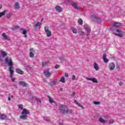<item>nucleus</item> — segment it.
Masks as SVG:
<instances>
[{"mask_svg":"<svg viewBox=\"0 0 125 125\" xmlns=\"http://www.w3.org/2000/svg\"><path fill=\"white\" fill-rule=\"evenodd\" d=\"M103 60L104 63H108L109 62V60L107 59V54L106 53H104L103 57Z\"/></svg>","mask_w":125,"mask_h":125,"instance_id":"obj_13","label":"nucleus"},{"mask_svg":"<svg viewBox=\"0 0 125 125\" xmlns=\"http://www.w3.org/2000/svg\"><path fill=\"white\" fill-rule=\"evenodd\" d=\"M60 82H61V83H65V77H64V76H62L61 78Z\"/></svg>","mask_w":125,"mask_h":125,"instance_id":"obj_30","label":"nucleus"},{"mask_svg":"<svg viewBox=\"0 0 125 125\" xmlns=\"http://www.w3.org/2000/svg\"><path fill=\"white\" fill-rule=\"evenodd\" d=\"M71 30L73 32V34H78V30H77V29H76V28L72 27Z\"/></svg>","mask_w":125,"mask_h":125,"instance_id":"obj_25","label":"nucleus"},{"mask_svg":"<svg viewBox=\"0 0 125 125\" xmlns=\"http://www.w3.org/2000/svg\"><path fill=\"white\" fill-rule=\"evenodd\" d=\"M2 37H3V39L6 41H11L10 38H9V37L6 35V34L5 33H3L2 34Z\"/></svg>","mask_w":125,"mask_h":125,"instance_id":"obj_11","label":"nucleus"},{"mask_svg":"<svg viewBox=\"0 0 125 125\" xmlns=\"http://www.w3.org/2000/svg\"><path fill=\"white\" fill-rule=\"evenodd\" d=\"M19 83L21 85H22L24 87H26V86H28V84L23 81L20 82Z\"/></svg>","mask_w":125,"mask_h":125,"instance_id":"obj_18","label":"nucleus"},{"mask_svg":"<svg viewBox=\"0 0 125 125\" xmlns=\"http://www.w3.org/2000/svg\"><path fill=\"white\" fill-rule=\"evenodd\" d=\"M16 73H17L18 74H19L20 75H24V71H23L22 70H21V69L19 68H17L16 69Z\"/></svg>","mask_w":125,"mask_h":125,"instance_id":"obj_15","label":"nucleus"},{"mask_svg":"<svg viewBox=\"0 0 125 125\" xmlns=\"http://www.w3.org/2000/svg\"><path fill=\"white\" fill-rule=\"evenodd\" d=\"M47 98L49 99V101L50 103L51 104L54 103V101L53 100V99H52V98H51V97H50V96H47Z\"/></svg>","mask_w":125,"mask_h":125,"instance_id":"obj_27","label":"nucleus"},{"mask_svg":"<svg viewBox=\"0 0 125 125\" xmlns=\"http://www.w3.org/2000/svg\"><path fill=\"white\" fill-rule=\"evenodd\" d=\"M60 90H61V91H62V90H63V88H60Z\"/></svg>","mask_w":125,"mask_h":125,"instance_id":"obj_50","label":"nucleus"},{"mask_svg":"<svg viewBox=\"0 0 125 125\" xmlns=\"http://www.w3.org/2000/svg\"><path fill=\"white\" fill-rule=\"evenodd\" d=\"M44 75L46 78H50L52 75V74L49 72V69H47L44 71Z\"/></svg>","mask_w":125,"mask_h":125,"instance_id":"obj_5","label":"nucleus"},{"mask_svg":"<svg viewBox=\"0 0 125 125\" xmlns=\"http://www.w3.org/2000/svg\"><path fill=\"white\" fill-rule=\"evenodd\" d=\"M1 8H2V5L1 4H0V9Z\"/></svg>","mask_w":125,"mask_h":125,"instance_id":"obj_48","label":"nucleus"},{"mask_svg":"<svg viewBox=\"0 0 125 125\" xmlns=\"http://www.w3.org/2000/svg\"><path fill=\"white\" fill-rule=\"evenodd\" d=\"M14 28L15 29H19V26H17V25H16V26H14Z\"/></svg>","mask_w":125,"mask_h":125,"instance_id":"obj_45","label":"nucleus"},{"mask_svg":"<svg viewBox=\"0 0 125 125\" xmlns=\"http://www.w3.org/2000/svg\"><path fill=\"white\" fill-rule=\"evenodd\" d=\"M114 25L115 28H119V27H122V26H123V24L121 23L115 22Z\"/></svg>","mask_w":125,"mask_h":125,"instance_id":"obj_16","label":"nucleus"},{"mask_svg":"<svg viewBox=\"0 0 125 125\" xmlns=\"http://www.w3.org/2000/svg\"><path fill=\"white\" fill-rule=\"evenodd\" d=\"M92 18L93 19V21L97 22V23H101V20L100 19L96 17V15H93L91 16Z\"/></svg>","mask_w":125,"mask_h":125,"instance_id":"obj_7","label":"nucleus"},{"mask_svg":"<svg viewBox=\"0 0 125 125\" xmlns=\"http://www.w3.org/2000/svg\"><path fill=\"white\" fill-rule=\"evenodd\" d=\"M68 0V1H71V0Z\"/></svg>","mask_w":125,"mask_h":125,"instance_id":"obj_52","label":"nucleus"},{"mask_svg":"<svg viewBox=\"0 0 125 125\" xmlns=\"http://www.w3.org/2000/svg\"><path fill=\"white\" fill-rule=\"evenodd\" d=\"M110 30H113V27H111Z\"/></svg>","mask_w":125,"mask_h":125,"instance_id":"obj_51","label":"nucleus"},{"mask_svg":"<svg viewBox=\"0 0 125 125\" xmlns=\"http://www.w3.org/2000/svg\"><path fill=\"white\" fill-rule=\"evenodd\" d=\"M12 71V72H11ZM9 70L10 72V77L12 79V82H13V83H14L15 82V78H13V74H14V70Z\"/></svg>","mask_w":125,"mask_h":125,"instance_id":"obj_9","label":"nucleus"},{"mask_svg":"<svg viewBox=\"0 0 125 125\" xmlns=\"http://www.w3.org/2000/svg\"><path fill=\"white\" fill-rule=\"evenodd\" d=\"M72 81H75V80H76V76L73 75L72 76Z\"/></svg>","mask_w":125,"mask_h":125,"instance_id":"obj_40","label":"nucleus"},{"mask_svg":"<svg viewBox=\"0 0 125 125\" xmlns=\"http://www.w3.org/2000/svg\"><path fill=\"white\" fill-rule=\"evenodd\" d=\"M93 103L95 104V105H99V104H100V102L96 101H94Z\"/></svg>","mask_w":125,"mask_h":125,"instance_id":"obj_35","label":"nucleus"},{"mask_svg":"<svg viewBox=\"0 0 125 125\" xmlns=\"http://www.w3.org/2000/svg\"><path fill=\"white\" fill-rule=\"evenodd\" d=\"M93 66L94 69H95L96 71H98L99 70V67L98 66V64L96 63V62H94Z\"/></svg>","mask_w":125,"mask_h":125,"instance_id":"obj_19","label":"nucleus"},{"mask_svg":"<svg viewBox=\"0 0 125 125\" xmlns=\"http://www.w3.org/2000/svg\"><path fill=\"white\" fill-rule=\"evenodd\" d=\"M56 10L58 11V12H61L62 11V8L60 7V6H56Z\"/></svg>","mask_w":125,"mask_h":125,"instance_id":"obj_22","label":"nucleus"},{"mask_svg":"<svg viewBox=\"0 0 125 125\" xmlns=\"http://www.w3.org/2000/svg\"><path fill=\"white\" fill-rule=\"evenodd\" d=\"M30 52H29V57L31 58H34V57H35V54L34 53H35V50L33 49V48H30Z\"/></svg>","mask_w":125,"mask_h":125,"instance_id":"obj_6","label":"nucleus"},{"mask_svg":"<svg viewBox=\"0 0 125 125\" xmlns=\"http://www.w3.org/2000/svg\"><path fill=\"white\" fill-rule=\"evenodd\" d=\"M79 35L80 36H85V32H83L82 30H81L80 31H79Z\"/></svg>","mask_w":125,"mask_h":125,"instance_id":"obj_28","label":"nucleus"},{"mask_svg":"<svg viewBox=\"0 0 125 125\" xmlns=\"http://www.w3.org/2000/svg\"><path fill=\"white\" fill-rule=\"evenodd\" d=\"M44 120L46 121L47 122H49V121H50V118L48 117H46L45 118Z\"/></svg>","mask_w":125,"mask_h":125,"instance_id":"obj_38","label":"nucleus"},{"mask_svg":"<svg viewBox=\"0 0 125 125\" xmlns=\"http://www.w3.org/2000/svg\"><path fill=\"white\" fill-rule=\"evenodd\" d=\"M21 31H23L22 34L24 35V38H27V30L24 28H21Z\"/></svg>","mask_w":125,"mask_h":125,"instance_id":"obj_17","label":"nucleus"},{"mask_svg":"<svg viewBox=\"0 0 125 125\" xmlns=\"http://www.w3.org/2000/svg\"><path fill=\"white\" fill-rule=\"evenodd\" d=\"M11 97H12V98H13V96H12Z\"/></svg>","mask_w":125,"mask_h":125,"instance_id":"obj_53","label":"nucleus"},{"mask_svg":"<svg viewBox=\"0 0 125 125\" xmlns=\"http://www.w3.org/2000/svg\"><path fill=\"white\" fill-rule=\"evenodd\" d=\"M2 55V57L3 58H4L5 57H6V56H7V53H6V52L1 50H0V57L1 56V55Z\"/></svg>","mask_w":125,"mask_h":125,"instance_id":"obj_12","label":"nucleus"},{"mask_svg":"<svg viewBox=\"0 0 125 125\" xmlns=\"http://www.w3.org/2000/svg\"><path fill=\"white\" fill-rule=\"evenodd\" d=\"M14 7L15 9H16V10H19V9L21 8V6H20V3L18 2H15L14 5Z\"/></svg>","mask_w":125,"mask_h":125,"instance_id":"obj_8","label":"nucleus"},{"mask_svg":"<svg viewBox=\"0 0 125 125\" xmlns=\"http://www.w3.org/2000/svg\"><path fill=\"white\" fill-rule=\"evenodd\" d=\"M72 6L74 7V8L75 9H79V8H80L78 6V5L77 4V3H73L72 4Z\"/></svg>","mask_w":125,"mask_h":125,"instance_id":"obj_29","label":"nucleus"},{"mask_svg":"<svg viewBox=\"0 0 125 125\" xmlns=\"http://www.w3.org/2000/svg\"><path fill=\"white\" fill-rule=\"evenodd\" d=\"M48 62H44L42 63V67H45V66H47V64H48Z\"/></svg>","mask_w":125,"mask_h":125,"instance_id":"obj_31","label":"nucleus"},{"mask_svg":"<svg viewBox=\"0 0 125 125\" xmlns=\"http://www.w3.org/2000/svg\"><path fill=\"white\" fill-rule=\"evenodd\" d=\"M8 99L9 101H10V100H11V99L10 98V97H9Z\"/></svg>","mask_w":125,"mask_h":125,"instance_id":"obj_49","label":"nucleus"},{"mask_svg":"<svg viewBox=\"0 0 125 125\" xmlns=\"http://www.w3.org/2000/svg\"><path fill=\"white\" fill-rule=\"evenodd\" d=\"M74 103L76 104V105H78V107H80V108H83V106L80 104L77 100H75Z\"/></svg>","mask_w":125,"mask_h":125,"instance_id":"obj_23","label":"nucleus"},{"mask_svg":"<svg viewBox=\"0 0 125 125\" xmlns=\"http://www.w3.org/2000/svg\"><path fill=\"white\" fill-rule=\"evenodd\" d=\"M123 84H124V83L122 82L119 83V85H123Z\"/></svg>","mask_w":125,"mask_h":125,"instance_id":"obj_44","label":"nucleus"},{"mask_svg":"<svg viewBox=\"0 0 125 125\" xmlns=\"http://www.w3.org/2000/svg\"><path fill=\"white\" fill-rule=\"evenodd\" d=\"M59 67H60V65H59V64H56V65L55 66L54 68H55V69H58V68H59Z\"/></svg>","mask_w":125,"mask_h":125,"instance_id":"obj_39","label":"nucleus"},{"mask_svg":"<svg viewBox=\"0 0 125 125\" xmlns=\"http://www.w3.org/2000/svg\"><path fill=\"white\" fill-rule=\"evenodd\" d=\"M6 118H7V116H6V115L4 114H2L0 115V119H1V120H5Z\"/></svg>","mask_w":125,"mask_h":125,"instance_id":"obj_20","label":"nucleus"},{"mask_svg":"<svg viewBox=\"0 0 125 125\" xmlns=\"http://www.w3.org/2000/svg\"><path fill=\"white\" fill-rule=\"evenodd\" d=\"M60 112L62 114H63V115H66V114H68V113H73V110H69L68 106L63 105L60 106Z\"/></svg>","mask_w":125,"mask_h":125,"instance_id":"obj_1","label":"nucleus"},{"mask_svg":"<svg viewBox=\"0 0 125 125\" xmlns=\"http://www.w3.org/2000/svg\"><path fill=\"white\" fill-rule=\"evenodd\" d=\"M89 30L90 32V29H89Z\"/></svg>","mask_w":125,"mask_h":125,"instance_id":"obj_54","label":"nucleus"},{"mask_svg":"<svg viewBox=\"0 0 125 125\" xmlns=\"http://www.w3.org/2000/svg\"><path fill=\"white\" fill-rule=\"evenodd\" d=\"M116 32L117 33H121V31H120V29H117V30H116Z\"/></svg>","mask_w":125,"mask_h":125,"instance_id":"obj_46","label":"nucleus"},{"mask_svg":"<svg viewBox=\"0 0 125 125\" xmlns=\"http://www.w3.org/2000/svg\"><path fill=\"white\" fill-rule=\"evenodd\" d=\"M44 30L47 38H50V37H51L52 33L51 31L49 30V27L48 25L45 26L44 27Z\"/></svg>","mask_w":125,"mask_h":125,"instance_id":"obj_4","label":"nucleus"},{"mask_svg":"<svg viewBox=\"0 0 125 125\" xmlns=\"http://www.w3.org/2000/svg\"><path fill=\"white\" fill-rule=\"evenodd\" d=\"M114 123V120L110 119L109 121V124H113Z\"/></svg>","mask_w":125,"mask_h":125,"instance_id":"obj_42","label":"nucleus"},{"mask_svg":"<svg viewBox=\"0 0 125 125\" xmlns=\"http://www.w3.org/2000/svg\"><path fill=\"white\" fill-rule=\"evenodd\" d=\"M65 77H66V78H68V77H69V74L68 73H65Z\"/></svg>","mask_w":125,"mask_h":125,"instance_id":"obj_43","label":"nucleus"},{"mask_svg":"<svg viewBox=\"0 0 125 125\" xmlns=\"http://www.w3.org/2000/svg\"><path fill=\"white\" fill-rule=\"evenodd\" d=\"M51 84H52V85H55V84H56V83L55 81H53L51 82Z\"/></svg>","mask_w":125,"mask_h":125,"instance_id":"obj_41","label":"nucleus"},{"mask_svg":"<svg viewBox=\"0 0 125 125\" xmlns=\"http://www.w3.org/2000/svg\"><path fill=\"white\" fill-rule=\"evenodd\" d=\"M41 25H42V23H41L40 22H38L34 25V27H40Z\"/></svg>","mask_w":125,"mask_h":125,"instance_id":"obj_33","label":"nucleus"},{"mask_svg":"<svg viewBox=\"0 0 125 125\" xmlns=\"http://www.w3.org/2000/svg\"><path fill=\"white\" fill-rule=\"evenodd\" d=\"M113 33L116 36H118V37H120V38H122V37L123 36V34H121V33H116V32H115V31H113Z\"/></svg>","mask_w":125,"mask_h":125,"instance_id":"obj_26","label":"nucleus"},{"mask_svg":"<svg viewBox=\"0 0 125 125\" xmlns=\"http://www.w3.org/2000/svg\"><path fill=\"white\" fill-rule=\"evenodd\" d=\"M99 122H100V123H102V124H105L106 123H108V121L105 120L103 119L102 118H99Z\"/></svg>","mask_w":125,"mask_h":125,"instance_id":"obj_21","label":"nucleus"},{"mask_svg":"<svg viewBox=\"0 0 125 125\" xmlns=\"http://www.w3.org/2000/svg\"><path fill=\"white\" fill-rule=\"evenodd\" d=\"M109 117L110 116H109V115L108 114L104 116V119H109Z\"/></svg>","mask_w":125,"mask_h":125,"instance_id":"obj_36","label":"nucleus"},{"mask_svg":"<svg viewBox=\"0 0 125 125\" xmlns=\"http://www.w3.org/2000/svg\"><path fill=\"white\" fill-rule=\"evenodd\" d=\"M7 12V10H4L3 12H0V18L5 15V13Z\"/></svg>","mask_w":125,"mask_h":125,"instance_id":"obj_24","label":"nucleus"},{"mask_svg":"<svg viewBox=\"0 0 125 125\" xmlns=\"http://www.w3.org/2000/svg\"><path fill=\"white\" fill-rule=\"evenodd\" d=\"M19 109H21V110H23V105H22V104H19Z\"/></svg>","mask_w":125,"mask_h":125,"instance_id":"obj_37","label":"nucleus"},{"mask_svg":"<svg viewBox=\"0 0 125 125\" xmlns=\"http://www.w3.org/2000/svg\"><path fill=\"white\" fill-rule=\"evenodd\" d=\"M75 93H73L72 94H71V96H75Z\"/></svg>","mask_w":125,"mask_h":125,"instance_id":"obj_47","label":"nucleus"},{"mask_svg":"<svg viewBox=\"0 0 125 125\" xmlns=\"http://www.w3.org/2000/svg\"><path fill=\"white\" fill-rule=\"evenodd\" d=\"M78 24H79V25H83V20H82V19H79L78 20Z\"/></svg>","mask_w":125,"mask_h":125,"instance_id":"obj_32","label":"nucleus"},{"mask_svg":"<svg viewBox=\"0 0 125 125\" xmlns=\"http://www.w3.org/2000/svg\"><path fill=\"white\" fill-rule=\"evenodd\" d=\"M115 63L111 62V63H109L108 68L110 71H113V70H114V69H115Z\"/></svg>","mask_w":125,"mask_h":125,"instance_id":"obj_14","label":"nucleus"},{"mask_svg":"<svg viewBox=\"0 0 125 125\" xmlns=\"http://www.w3.org/2000/svg\"><path fill=\"white\" fill-rule=\"evenodd\" d=\"M5 62L9 66V71H11L12 72V70H13V62L12 59L9 58V57H7L5 59Z\"/></svg>","mask_w":125,"mask_h":125,"instance_id":"obj_3","label":"nucleus"},{"mask_svg":"<svg viewBox=\"0 0 125 125\" xmlns=\"http://www.w3.org/2000/svg\"><path fill=\"white\" fill-rule=\"evenodd\" d=\"M86 79L88 81H91L92 82H93V83H98V81H97V79H96V78L86 77Z\"/></svg>","mask_w":125,"mask_h":125,"instance_id":"obj_10","label":"nucleus"},{"mask_svg":"<svg viewBox=\"0 0 125 125\" xmlns=\"http://www.w3.org/2000/svg\"><path fill=\"white\" fill-rule=\"evenodd\" d=\"M11 17V13H9L7 16L6 17L8 18V19H9V18Z\"/></svg>","mask_w":125,"mask_h":125,"instance_id":"obj_34","label":"nucleus"},{"mask_svg":"<svg viewBox=\"0 0 125 125\" xmlns=\"http://www.w3.org/2000/svg\"><path fill=\"white\" fill-rule=\"evenodd\" d=\"M30 114V110L26 108H23L21 112V115L20 117V119L26 121L28 119V115Z\"/></svg>","mask_w":125,"mask_h":125,"instance_id":"obj_2","label":"nucleus"}]
</instances>
